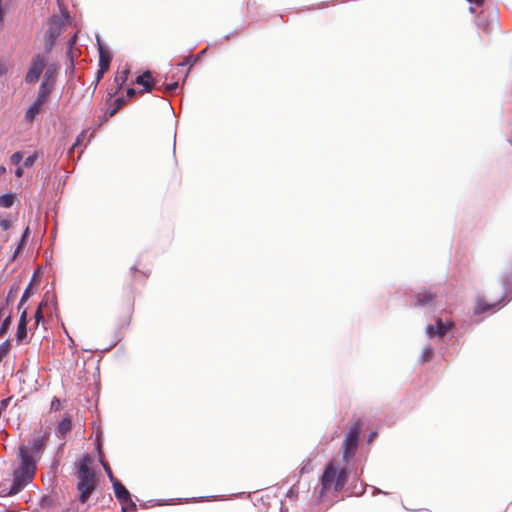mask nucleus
<instances>
[{
  "label": "nucleus",
  "instance_id": "f257e3e1",
  "mask_svg": "<svg viewBox=\"0 0 512 512\" xmlns=\"http://www.w3.org/2000/svg\"><path fill=\"white\" fill-rule=\"evenodd\" d=\"M20 467L14 471L13 484L7 495L17 494L25 485L30 483L36 472V462L29 454L26 446L19 448Z\"/></svg>",
  "mask_w": 512,
  "mask_h": 512
},
{
  "label": "nucleus",
  "instance_id": "f03ea898",
  "mask_svg": "<svg viewBox=\"0 0 512 512\" xmlns=\"http://www.w3.org/2000/svg\"><path fill=\"white\" fill-rule=\"evenodd\" d=\"M90 463L91 458L89 456H84L78 464L77 489L79 491V501L81 503H85L88 500L96 487L95 473L89 467Z\"/></svg>",
  "mask_w": 512,
  "mask_h": 512
},
{
  "label": "nucleus",
  "instance_id": "7ed1b4c3",
  "mask_svg": "<svg viewBox=\"0 0 512 512\" xmlns=\"http://www.w3.org/2000/svg\"><path fill=\"white\" fill-rule=\"evenodd\" d=\"M348 480V471L345 468L338 469L330 462L321 477L322 491L334 490L336 492L343 489Z\"/></svg>",
  "mask_w": 512,
  "mask_h": 512
},
{
  "label": "nucleus",
  "instance_id": "20e7f679",
  "mask_svg": "<svg viewBox=\"0 0 512 512\" xmlns=\"http://www.w3.org/2000/svg\"><path fill=\"white\" fill-rule=\"evenodd\" d=\"M362 424L360 422H355L345 435L342 451H343V459L346 462H349L350 459L354 456L359 441V435L361 432Z\"/></svg>",
  "mask_w": 512,
  "mask_h": 512
},
{
  "label": "nucleus",
  "instance_id": "39448f33",
  "mask_svg": "<svg viewBox=\"0 0 512 512\" xmlns=\"http://www.w3.org/2000/svg\"><path fill=\"white\" fill-rule=\"evenodd\" d=\"M65 25V20L57 15H54L48 19L47 30L44 34V43L46 51H50L56 41L61 35Z\"/></svg>",
  "mask_w": 512,
  "mask_h": 512
},
{
  "label": "nucleus",
  "instance_id": "423d86ee",
  "mask_svg": "<svg viewBox=\"0 0 512 512\" xmlns=\"http://www.w3.org/2000/svg\"><path fill=\"white\" fill-rule=\"evenodd\" d=\"M46 64V59L41 54L32 57L29 69L25 75L26 83H35L40 78Z\"/></svg>",
  "mask_w": 512,
  "mask_h": 512
},
{
  "label": "nucleus",
  "instance_id": "0eeeda50",
  "mask_svg": "<svg viewBox=\"0 0 512 512\" xmlns=\"http://www.w3.org/2000/svg\"><path fill=\"white\" fill-rule=\"evenodd\" d=\"M453 322H443L440 318L436 320L435 325H428L426 328V333L429 338L433 337H443L445 334L453 327Z\"/></svg>",
  "mask_w": 512,
  "mask_h": 512
},
{
  "label": "nucleus",
  "instance_id": "6e6552de",
  "mask_svg": "<svg viewBox=\"0 0 512 512\" xmlns=\"http://www.w3.org/2000/svg\"><path fill=\"white\" fill-rule=\"evenodd\" d=\"M113 488L116 498L122 503V504H130L131 507L136 510V504L133 502L131 498V494L126 489V487L118 480L113 481Z\"/></svg>",
  "mask_w": 512,
  "mask_h": 512
},
{
  "label": "nucleus",
  "instance_id": "1a4fd4ad",
  "mask_svg": "<svg viewBox=\"0 0 512 512\" xmlns=\"http://www.w3.org/2000/svg\"><path fill=\"white\" fill-rule=\"evenodd\" d=\"M135 83L143 86V89L139 92L141 94L151 92L156 86V80L153 78L152 72L149 70L137 76Z\"/></svg>",
  "mask_w": 512,
  "mask_h": 512
},
{
  "label": "nucleus",
  "instance_id": "9d476101",
  "mask_svg": "<svg viewBox=\"0 0 512 512\" xmlns=\"http://www.w3.org/2000/svg\"><path fill=\"white\" fill-rule=\"evenodd\" d=\"M436 299V294L430 290H423L417 293L415 306L423 307L431 305Z\"/></svg>",
  "mask_w": 512,
  "mask_h": 512
},
{
  "label": "nucleus",
  "instance_id": "9b49d317",
  "mask_svg": "<svg viewBox=\"0 0 512 512\" xmlns=\"http://www.w3.org/2000/svg\"><path fill=\"white\" fill-rule=\"evenodd\" d=\"M53 89H54V82L49 81V72H45L43 81L38 90V95L48 99V97Z\"/></svg>",
  "mask_w": 512,
  "mask_h": 512
},
{
  "label": "nucleus",
  "instance_id": "f8f14e48",
  "mask_svg": "<svg viewBox=\"0 0 512 512\" xmlns=\"http://www.w3.org/2000/svg\"><path fill=\"white\" fill-rule=\"evenodd\" d=\"M47 436L43 435L33 440L32 446L28 449L29 454H39L43 451L46 445Z\"/></svg>",
  "mask_w": 512,
  "mask_h": 512
},
{
  "label": "nucleus",
  "instance_id": "ddd939ff",
  "mask_svg": "<svg viewBox=\"0 0 512 512\" xmlns=\"http://www.w3.org/2000/svg\"><path fill=\"white\" fill-rule=\"evenodd\" d=\"M111 59L112 57L109 52L99 45V67L109 70Z\"/></svg>",
  "mask_w": 512,
  "mask_h": 512
},
{
  "label": "nucleus",
  "instance_id": "4468645a",
  "mask_svg": "<svg viewBox=\"0 0 512 512\" xmlns=\"http://www.w3.org/2000/svg\"><path fill=\"white\" fill-rule=\"evenodd\" d=\"M41 110L42 108L33 102L25 112V120L28 123H32Z\"/></svg>",
  "mask_w": 512,
  "mask_h": 512
},
{
  "label": "nucleus",
  "instance_id": "2eb2a0df",
  "mask_svg": "<svg viewBox=\"0 0 512 512\" xmlns=\"http://www.w3.org/2000/svg\"><path fill=\"white\" fill-rule=\"evenodd\" d=\"M72 422L70 417H65L62 419L57 426V433L61 437H65V435L71 430Z\"/></svg>",
  "mask_w": 512,
  "mask_h": 512
},
{
  "label": "nucleus",
  "instance_id": "dca6fc26",
  "mask_svg": "<svg viewBox=\"0 0 512 512\" xmlns=\"http://www.w3.org/2000/svg\"><path fill=\"white\" fill-rule=\"evenodd\" d=\"M496 303L488 304L483 299H478L477 304L474 308L475 314H481L494 308Z\"/></svg>",
  "mask_w": 512,
  "mask_h": 512
},
{
  "label": "nucleus",
  "instance_id": "f3484780",
  "mask_svg": "<svg viewBox=\"0 0 512 512\" xmlns=\"http://www.w3.org/2000/svg\"><path fill=\"white\" fill-rule=\"evenodd\" d=\"M125 104V100L123 98H116L113 101V108L107 113L109 117H113L118 110H120Z\"/></svg>",
  "mask_w": 512,
  "mask_h": 512
},
{
  "label": "nucleus",
  "instance_id": "a211bd4d",
  "mask_svg": "<svg viewBox=\"0 0 512 512\" xmlns=\"http://www.w3.org/2000/svg\"><path fill=\"white\" fill-rule=\"evenodd\" d=\"M14 203V196L12 194H4L0 196V206L9 208Z\"/></svg>",
  "mask_w": 512,
  "mask_h": 512
},
{
  "label": "nucleus",
  "instance_id": "6ab92c4d",
  "mask_svg": "<svg viewBox=\"0 0 512 512\" xmlns=\"http://www.w3.org/2000/svg\"><path fill=\"white\" fill-rule=\"evenodd\" d=\"M47 305L46 302L42 301L40 302V304L38 305V308L35 312V315H34V318H35V326H38L39 323L41 321H43V313H42V310L43 308Z\"/></svg>",
  "mask_w": 512,
  "mask_h": 512
},
{
  "label": "nucleus",
  "instance_id": "aec40b11",
  "mask_svg": "<svg viewBox=\"0 0 512 512\" xmlns=\"http://www.w3.org/2000/svg\"><path fill=\"white\" fill-rule=\"evenodd\" d=\"M129 73L130 70L126 68L115 77V81L120 87L127 81Z\"/></svg>",
  "mask_w": 512,
  "mask_h": 512
},
{
  "label": "nucleus",
  "instance_id": "412c9836",
  "mask_svg": "<svg viewBox=\"0 0 512 512\" xmlns=\"http://www.w3.org/2000/svg\"><path fill=\"white\" fill-rule=\"evenodd\" d=\"M433 355H434L433 348L430 346L425 347L421 354L422 362L426 363V362L430 361L432 359Z\"/></svg>",
  "mask_w": 512,
  "mask_h": 512
},
{
  "label": "nucleus",
  "instance_id": "4be33fe9",
  "mask_svg": "<svg viewBox=\"0 0 512 512\" xmlns=\"http://www.w3.org/2000/svg\"><path fill=\"white\" fill-rule=\"evenodd\" d=\"M27 325L18 323L16 339L18 341H22L27 336Z\"/></svg>",
  "mask_w": 512,
  "mask_h": 512
},
{
  "label": "nucleus",
  "instance_id": "5701e85b",
  "mask_svg": "<svg viewBox=\"0 0 512 512\" xmlns=\"http://www.w3.org/2000/svg\"><path fill=\"white\" fill-rule=\"evenodd\" d=\"M12 322V316L11 314H9L2 322V325L0 327V338L3 337V335L6 333V331L8 330L10 324Z\"/></svg>",
  "mask_w": 512,
  "mask_h": 512
},
{
  "label": "nucleus",
  "instance_id": "b1692460",
  "mask_svg": "<svg viewBox=\"0 0 512 512\" xmlns=\"http://www.w3.org/2000/svg\"><path fill=\"white\" fill-rule=\"evenodd\" d=\"M178 82H173V83H170V84H166V85H163V92L164 93H173L174 91H176L178 89Z\"/></svg>",
  "mask_w": 512,
  "mask_h": 512
},
{
  "label": "nucleus",
  "instance_id": "393cba45",
  "mask_svg": "<svg viewBox=\"0 0 512 512\" xmlns=\"http://www.w3.org/2000/svg\"><path fill=\"white\" fill-rule=\"evenodd\" d=\"M22 159H23V154L21 152H15L10 157V161L13 165H18Z\"/></svg>",
  "mask_w": 512,
  "mask_h": 512
},
{
  "label": "nucleus",
  "instance_id": "a878e982",
  "mask_svg": "<svg viewBox=\"0 0 512 512\" xmlns=\"http://www.w3.org/2000/svg\"><path fill=\"white\" fill-rule=\"evenodd\" d=\"M197 61H198V58L192 59L191 56H187L183 59V61L181 63H179V66H189V68H190Z\"/></svg>",
  "mask_w": 512,
  "mask_h": 512
},
{
  "label": "nucleus",
  "instance_id": "bb28decb",
  "mask_svg": "<svg viewBox=\"0 0 512 512\" xmlns=\"http://www.w3.org/2000/svg\"><path fill=\"white\" fill-rule=\"evenodd\" d=\"M37 159V154L34 153L33 155L27 157L25 160H24V167H31L34 165L35 161Z\"/></svg>",
  "mask_w": 512,
  "mask_h": 512
},
{
  "label": "nucleus",
  "instance_id": "cd10ccee",
  "mask_svg": "<svg viewBox=\"0 0 512 512\" xmlns=\"http://www.w3.org/2000/svg\"><path fill=\"white\" fill-rule=\"evenodd\" d=\"M29 297H30V286H28L26 288V290L24 291V293L21 297L20 303H19V308H21V306L28 300Z\"/></svg>",
  "mask_w": 512,
  "mask_h": 512
},
{
  "label": "nucleus",
  "instance_id": "c85d7f7f",
  "mask_svg": "<svg viewBox=\"0 0 512 512\" xmlns=\"http://www.w3.org/2000/svg\"><path fill=\"white\" fill-rule=\"evenodd\" d=\"M61 409V403H60V400L58 398H54L51 402V405H50V410L51 411H58Z\"/></svg>",
  "mask_w": 512,
  "mask_h": 512
},
{
  "label": "nucleus",
  "instance_id": "c756f323",
  "mask_svg": "<svg viewBox=\"0 0 512 512\" xmlns=\"http://www.w3.org/2000/svg\"><path fill=\"white\" fill-rule=\"evenodd\" d=\"M47 100V98L37 95V98L35 99L34 103L42 108L44 104L47 102Z\"/></svg>",
  "mask_w": 512,
  "mask_h": 512
},
{
  "label": "nucleus",
  "instance_id": "7c9ffc66",
  "mask_svg": "<svg viewBox=\"0 0 512 512\" xmlns=\"http://www.w3.org/2000/svg\"><path fill=\"white\" fill-rule=\"evenodd\" d=\"M47 100V98L37 95V98L35 99L34 103L42 108L44 104L47 102Z\"/></svg>",
  "mask_w": 512,
  "mask_h": 512
},
{
  "label": "nucleus",
  "instance_id": "2f4dec72",
  "mask_svg": "<svg viewBox=\"0 0 512 512\" xmlns=\"http://www.w3.org/2000/svg\"><path fill=\"white\" fill-rule=\"evenodd\" d=\"M4 16H5V12H4V7H3V0H0V28L3 27Z\"/></svg>",
  "mask_w": 512,
  "mask_h": 512
},
{
  "label": "nucleus",
  "instance_id": "473e14b6",
  "mask_svg": "<svg viewBox=\"0 0 512 512\" xmlns=\"http://www.w3.org/2000/svg\"><path fill=\"white\" fill-rule=\"evenodd\" d=\"M0 226L3 230H9L11 228V222L9 220L3 219L0 221Z\"/></svg>",
  "mask_w": 512,
  "mask_h": 512
},
{
  "label": "nucleus",
  "instance_id": "72a5a7b5",
  "mask_svg": "<svg viewBox=\"0 0 512 512\" xmlns=\"http://www.w3.org/2000/svg\"><path fill=\"white\" fill-rule=\"evenodd\" d=\"M27 322V311L23 310L18 323L27 325Z\"/></svg>",
  "mask_w": 512,
  "mask_h": 512
},
{
  "label": "nucleus",
  "instance_id": "f704fd0d",
  "mask_svg": "<svg viewBox=\"0 0 512 512\" xmlns=\"http://www.w3.org/2000/svg\"><path fill=\"white\" fill-rule=\"evenodd\" d=\"M85 135H86V132H85V131H83V132H82V133L77 137L76 142H75V144H74V147H75V146H77V145H80V144L82 143V140L84 139Z\"/></svg>",
  "mask_w": 512,
  "mask_h": 512
},
{
  "label": "nucleus",
  "instance_id": "c9c22d12",
  "mask_svg": "<svg viewBox=\"0 0 512 512\" xmlns=\"http://www.w3.org/2000/svg\"><path fill=\"white\" fill-rule=\"evenodd\" d=\"M107 71L108 69L99 67V70L97 72V80L99 81Z\"/></svg>",
  "mask_w": 512,
  "mask_h": 512
},
{
  "label": "nucleus",
  "instance_id": "e433bc0d",
  "mask_svg": "<svg viewBox=\"0 0 512 512\" xmlns=\"http://www.w3.org/2000/svg\"><path fill=\"white\" fill-rule=\"evenodd\" d=\"M104 469L105 471L107 472L109 478L111 479V481L113 482L114 480H116L114 477H113V474H112V471L110 469V467L106 464H104Z\"/></svg>",
  "mask_w": 512,
  "mask_h": 512
},
{
  "label": "nucleus",
  "instance_id": "4c0bfd02",
  "mask_svg": "<svg viewBox=\"0 0 512 512\" xmlns=\"http://www.w3.org/2000/svg\"><path fill=\"white\" fill-rule=\"evenodd\" d=\"M122 512H128L129 510L135 512L136 510H134L130 504H122Z\"/></svg>",
  "mask_w": 512,
  "mask_h": 512
},
{
  "label": "nucleus",
  "instance_id": "58836bf2",
  "mask_svg": "<svg viewBox=\"0 0 512 512\" xmlns=\"http://www.w3.org/2000/svg\"><path fill=\"white\" fill-rule=\"evenodd\" d=\"M16 177L20 178L23 176V169L21 167H18L15 171Z\"/></svg>",
  "mask_w": 512,
  "mask_h": 512
},
{
  "label": "nucleus",
  "instance_id": "ea45409f",
  "mask_svg": "<svg viewBox=\"0 0 512 512\" xmlns=\"http://www.w3.org/2000/svg\"><path fill=\"white\" fill-rule=\"evenodd\" d=\"M134 95H136V90H135V89H133V88H129V89L127 90V96H128V97H133Z\"/></svg>",
  "mask_w": 512,
  "mask_h": 512
},
{
  "label": "nucleus",
  "instance_id": "a19ab883",
  "mask_svg": "<svg viewBox=\"0 0 512 512\" xmlns=\"http://www.w3.org/2000/svg\"><path fill=\"white\" fill-rule=\"evenodd\" d=\"M467 1L470 2V3H474V4L478 5V6H481L484 3V0H467Z\"/></svg>",
  "mask_w": 512,
  "mask_h": 512
},
{
  "label": "nucleus",
  "instance_id": "79ce46f5",
  "mask_svg": "<svg viewBox=\"0 0 512 512\" xmlns=\"http://www.w3.org/2000/svg\"><path fill=\"white\" fill-rule=\"evenodd\" d=\"M46 72H49V81H53L54 82V71L52 69H48Z\"/></svg>",
  "mask_w": 512,
  "mask_h": 512
},
{
  "label": "nucleus",
  "instance_id": "37998d69",
  "mask_svg": "<svg viewBox=\"0 0 512 512\" xmlns=\"http://www.w3.org/2000/svg\"><path fill=\"white\" fill-rule=\"evenodd\" d=\"M9 400H10L9 398L2 400V401H1V407H2V408L6 407V405H7V403H8V401H9Z\"/></svg>",
  "mask_w": 512,
  "mask_h": 512
},
{
  "label": "nucleus",
  "instance_id": "c03bdc74",
  "mask_svg": "<svg viewBox=\"0 0 512 512\" xmlns=\"http://www.w3.org/2000/svg\"><path fill=\"white\" fill-rule=\"evenodd\" d=\"M139 272V270L136 268V267H132V277L135 278L136 277V273Z\"/></svg>",
  "mask_w": 512,
  "mask_h": 512
},
{
  "label": "nucleus",
  "instance_id": "a18cd8bd",
  "mask_svg": "<svg viewBox=\"0 0 512 512\" xmlns=\"http://www.w3.org/2000/svg\"><path fill=\"white\" fill-rule=\"evenodd\" d=\"M6 171L4 166H0V175L4 174Z\"/></svg>",
  "mask_w": 512,
  "mask_h": 512
},
{
  "label": "nucleus",
  "instance_id": "49530a36",
  "mask_svg": "<svg viewBox=\"0 0 512 512\" xmlns=\"http://www.w3.org/2000/svg\"><path fill=\"white\" fill-rule=\"evenodd\" d=\"M205 52H206V49H205V50H203L200 54H198V55L196 56V58H198V60H199V59H200V57H202V55H203Z\"/></svg>",
  "mask_w": 512,
  "mask_h": 512
},
{
  "label": "nucleus",
  "instance_id": "de8ad7c7",
  "mask_svg": "<svg viewBox=\"0 0 512 512\" xmlns=\"http://www.w3.org/2000/svg\"><path fill=\"white\" fill-rule=\"evenodd\" d=\"M133 307H134V300L132 299L131 304H130V311H131V312H132V310H133Z\"/></svg>",
  "mask_w": 512,
  "mask_h": 512
},
{
  "label": "nucleus",
  "instance_id": "09e8293b",
  "mask_svg": "<svg viewBox=\"0 0 512 512\" xmlns=\"http://www.w3.org/2000/svg\"><path fill=\"white\" fill-rule=\"evenodd\" d=\"M10 300H12L11 293H9L7 296V301H10Z\"/></svg>",
  "mask_w": 512,
  "mask_h": 512
},
{
  "label": "nucleus",
  "instance_id": "8fccbe9b",
  "mask_svg": "<svg viewBox=\"0 0 512 512\" xmlns=\"http://www.w3.org/2000/svg\"><path fill=\"white\" fill-rule=\"evenodd\" d=\"M3 308H0V318L2 317Z\"/></svg>",
  "mask_w": 512,
  "mask_h": 512
}]
</instances>
